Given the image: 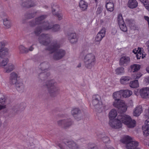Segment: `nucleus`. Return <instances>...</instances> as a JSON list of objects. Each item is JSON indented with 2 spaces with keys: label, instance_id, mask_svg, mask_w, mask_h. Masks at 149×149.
Segmentation results:
<instances>
[{
  "label": "nucleus",
  "instance_id": "63",
  "mask_svg": "<svg viewBox=\"0 0 149 149\" xmlns=\"http://www.w3.org/2000/svg\"><path fill=\"white\" fill-rule=\"evenodd\" d=\"M137 49H135L133 51V52L136 54H137Z\"/></svg>",
  "mask_w": 149,
  "mask_h": 149
},
{
  "label": "nucleus",
  "instance_id": "5",
  "mask_svg": "<svg viewBox=\"0 0 149 149\" xmlns=\"http://www.w3.org/2000/svg\"><path fill=\"white\" fill-rule=\"evenodd\" d=\"M84 62L85 67L88 69H91L94 66L95 63V55L91 53L86 54L84 57Z\"/></svg>",
  "mask_w": 149,
  "mask_h": 149
},
{
  "label": "nucleus",
  "instance_id": "56",
  "mask_svg": "<svg viewBox=\"0 0 149 149\" xmlns=\"http://www.w3.org/2000/svg\"><path fill=\"white\" fill-rule=\"evenodd\" d=\"M142 75V74L141 73H138L136 75V77L135 78L136 79L139 78Z\"/></svg>",
  "mask_w": 149,
  "mask_h": 149
},
{
  "label": "nucleus",
  "instance_id": "15",
  "mask_svg": "<svg viewBox=\"0 0 149 149\" xmlns=\"http://www.w3.org/2000/svg\"><path fill=\"white\" fill-rule=\"evenodd\" d=\"M34 49L33 45H32L29 48H27L22 45H20L19 47L20 54H26L29 52L32 51Z\"/></svg>",
  "mask_w": 149,
  "mask_h": 149
},
{
  "label": "nucleus",
  "instance_id": "42",
  "mask_svg": "<svg viewBox=\"0 0 149 149\" xmlns=\"http://www.w3.org/2000/svg\"><path fill=\"white\" fill-rule=\"evenodd\" d=\"M131 68L132 71L133 72H134L139 70L140 69V66L139 65L134 64L131 65Z\"/></svg>",
  "mask_w": 149,
  "mask_h": 149
},
{
  "label": "nucleus",
  "instance_id": "9",
  "mask_svg": "<svg viewBox=\"0 0 149 149\" xmlns=\"http://www.w3.org/2000/svg\"><path fill=\"white\" fill-rule=\"evenodd\" d=\"M47 17L46 15H42L36 18L34 20L31 21L29 22L30 25L32 26H34L36 25L42 24L43 20Z\"/></svg>",
  "mask_w": 149,
  "mask_h": 149
},
{
  "label": "nucleus",
  "instance_id": "39",
  "mask_svg": "<svg viewBox=\"0 0 149 149\" xmlns=\"http://www.w3.org/2000/svg\"><path fill=\"white\" fill-rule=\"evenodd\" d=\"M130 78L129 77H123L120 79V82L123 84H125L130 80Z\"/></svg>",
  "mask_w": 149,
  "mask_h": 149
},
{
  "label": "nucleus",
  "instance_id": "34",
  "mask_svg": "<svg viewBox=\"0 0 149 149\" xmlns=\"http://www.w3.org/2000/svg\"><path fill=\"white\" fill-rule=\"evenodd\" d=\"M41 27L43 29L48 30L52 28V25L48 22H43L42 25Z\"/></svg>",
  "mask_w": 149,
  "mask_h": 149
},
{
  "label": "nucleus",
  "instance_id": "25",
  "mask_svg": "<svg viewBox=\"0 0 149 149\" xmlns=\"http://www.w3.org/2000/svg\"><path fill=\"white\" fill-rule=\"evenodd\" d=\"M143 111L142 107L139 105L136 107L134 110L133 114L134 116H138L142 113Z\"/></svg>",
  "mask_w": 149,
  "mask_h": 149
},
{
  "label": "nucleus",
  "instance_id": "59",
  "mask_svg": "<svg viewBox=\"0 0 149 149\" xmlns=\"http://www.w3.org/2000/svg\"><path fill=\"white\" fill-rule=\"evenodd\" d=\"M136 56L137 59H140L141 57V55L139 54H136Z\"/></svg>",
  "mask_w": 149,
  "mask_h": 149
},
{
  "label": "nucleus",
  "instance_id": "48",
  "mask_svg": "<svg viewBox=\"0 0 149 149\" xmlns=\"http://www.w3.org/2000/svg\"><path fill=\"white\" fill-rule=\"evenodd\" d=\"M149 128V118H148L145 122V124L143 126Z\"/></svg>",
  "mask_w": 149,
  "mask_h": 149
},
{
  "label": "nucleus",
  "instance_id": "53",
  "mask_svg": "<svg viewBox=\"0 0 149 149\" xmlns=\"http://www.w3.org/2000/svg\"><path fill=\"white\" fill-rule=\"evenodd\" d=\"M117 31L116 29L113 28L112 29L111 33L113 35H115Z\"/></svg>",
  "mask_w": 149,
  "mask_h": 149
},
{
  "label": "nucleus",
  "instance_id": "13",
  "mask_svg": "<svg viewBox=\"0 0 149 149\" xmlns=\"http://www.w3.org/2000/svg\"><path fill=\"white\" fill-rule=\"evenodd\" d=\"M18 77V74L15 72H12L10 74L9 82L11 85H14L17 82V78Z\"/></svg>",
  "mask_w": 149,
  "mask_h": 149
},
{
  "label": "nucleus",
  "instance_id": "45",
  "mask_svg": "<svg viewBox=\"0 0 149 149\" xmlns=\"http://www.w3.org/2000/svg\"><path fill=\"white\" fill-rule=\"evenodd\" d=\"M142 129L144 135L146 136H148L149 134V128L142 126Z\"/></svg>",
  "mask_w": 149,
  "mask_h": 149
},
{
  "label": "nucleus",
  "instance_id": "22",
  "mask_svg": "<svg viewBox=\"0 0 149 149\" xmlns=\"http://www.w3.org/2000/svg\"><path fill=\"white\" fill-rule=\"evenodd\" d=\"M14 84L15 85V88L17 91L21 92L23 91L25 88V85L23 82L18 81Z\"/></svg>",
  "mask_w": 149,
  "mask_h": 149
},
{
  "label": "nucleus",
  "instance_id": "46",
  "mask_svg": "<svg viewBox=\"0 0 149 149\" xmlns=\"http://www.w3.org/2000/svg\"><path fill=\"white\" fill-rule=\"evenodd\" d=\"M36 15V13H29L25 15V17L27 19H29L34 17Z\"/></svg>",
  "mask_w": 149,
  "mask_h": 149
},
{
  "label": "nucleus",
  "instance_id": "44",
  "mask_svg": "<svg viewBox=\"0 0 149 149\" xmlns=\"http://www.w3.org/2000/svg\"><path fill=\"white\" fill-rule=\"evenodd\" d=\"M51 29L54 32H57L60 30V26L58 24H55L53 25V26H52V28Z\"/></svg>",
  "mask_w": 149,
  "mask_h": 149
},
{
  "label": "nucleus",
  "instance_id": "6",
  "mask_svg": "<svg viewBox=\"0 0 149 149\" xmlns=\"http://www.w3.org/2000/svg\"><path fill=\"white\" fill-rule=\"evenodd\" d=\"M92 104L97 111H101L103 107L100 96L98 95H93L92 97Z\"/></svg>",
  "mask_w": 149,
  "mask_h": 149
},
{
  "label": "nucleus",
  "instance_id": "43",
  "mask_svg": "<svg viewBox=\"0 0 149 149\" xmlns=\"http://www.w3.org/2000/svg\"><path fill=\"white\" fill-rule=\"evenodd\" d=\"M59 6L56 3H52V11L53 15H56L55 11L56 10V9H58Z\"/></svg>",
  "mask_w": 149,
  "mask_h": 149
},
{
  "label": "nucleus",
  "instance_id": "7",
  "mask_svg": "<svg viewBox=\"0 0 149 149\" xmlns=\"http://www.w3.org/2000/svg\"><path fill=\"white\" fill-rule=\"evenodd\" d=\"M73 122L70 118L61 119L57 121L58 126L64 129H66L71 126Z\"/></svg>",
  "mask_w": 149,
  "mask_h": 149
},
{
  "label": "nucleus",
  "instance_id": "3",
  "mask_svg": "<svg viewBox=\"0 0 149 149\" xmlns=\"http://www.w3.org/2000/svg\"><path fill=\"white\" fill-rule=\"evenodd\" d=\"M45 86L46 87L48 93L50 96H56L59 90L56 82L53 79L47 80L46 82Z\"/></svg>",
  "mask_w": 149,
  "mask_h": 149
},
{
  "label": "nucleus",
  "instance_id": "16",
  "mask_svg": "<svg viewBox=\"0 0 149 149\" xmlns=\"http://www.w3.org/2000/svg\"><path fill=\"white\" fill-rule=\"evenodd\" d=\"M139 93L142 98H148L149 95V88L144 87L141 89L139 90Z\"/></svg>",
  "mask_w": 149,
  "mask_h": 149
},
{
  "label": "nucleus",
  "instance_id": "40",
  "mask_svg": "<svg viewBox=\"0 0 149 149\" xmlns=\"http://www.w3.org/2000/svg\"><path fill=\"white\" fill-rule=\"evenodd\" d=\"M115 72L117 75L122 74L125 72L124 68L123 67L118 68L116 69Z\"/></svg>",
  "mask_w": 149,
  "mask_h": 149
},
{
  "label": "nucleus",
  "instance_id": "24",
  "mask_svg": "<svg viewBox=\"0 0 149 149\" xmlns=\"http://www.w3.org/2000/svg\"><path fill=\"white\" fill-rule=\"evenodd\" d=\"M129 7L133 9L136 8L138 6V2L136 0H129L127 3Z\"/></svg>",
  "mask_w": 149,
  "mask_h": 149
},
{
  "label": "nucleus",
  "instance_id": "36",
  "mask_svg": "<svg viewBox=\"0 0 149 149\" xmlns=\"http://www.w3.org/2000/svg\"><path fill=\"white\" fill-rule=\"evenodd\" d=\"M8 50L7 48H4L2 50L0 51V57L3 58L6 56L8 54Z\"/></svg>",
  "mask_w": 149,
  "mask_h": 149
},
{
  "label": "nucleus",
  "instance_id": "62",
  "mask_svg": "<svg viewBox=\"0 0 149 149\" xmlns=\"http://www.w3.org/2000/svg\"><path fill=\"white\" fill-rule=\"evenodd\" d=\"M146 45L147 47H148V49H149V41H148V42H146Z\"/></svg>",
  "mask_w": 149,
  "mask_h": 149
},
{
  "label": "nucleus",
  "instance_id": "60",
  "mask_svg": "<svg viewBox=\"0 0 149 149\" xmlns=\"http://www.w3.org/2000/svg\"><path fill=\"white\" fill-rule=\"evenodd\" d=\"M144 18L147 21V22H148V21H149V17L147 16H144Z\"/></svg>",
  "mask_w": 149,
  "mask_h": 149
},
{
  "label": "nucleus",
  "instance_id": "2",
  "mask_svg": "<svg viewBox=\"0 0 149 149\" xmlns=\"http://www.w3.org/2000/svg\"><path fill=\"white\" fill-rule=\"evenodd\" d=\"M115 101L113 103V105L118 109L119 112L121 113L125 112L127 110V106L124 101L119 98L122 96V93L120 90L114 93L113 95Z\"/></svg>",
  "mask_w": 149,
  "mask_h": 149
},
{
  "label": "nucleus",
  "instance_id": "20",
  "mask_svg": "<svg viewBox=\"0 0 149 149\" xmlns=\"http://www.w3.org/2000/svg\"><path fill=\"white\" fill-rule=\"evenodd\" d=\"M106 32L105 28H103L97 34L95 38V40L97 42H100L102 38L104 37Z\"/></svg>",
  "mask_w": 149,
  "mask_h": 149
},
{
  "label": "nucleus",
  "instance_id": "41",
  "mask_svg": "<svg viewBox=\"0 0 149 149\" xmlns=\"http://www.w3.org/2000/svg\"><path fill=\"white\" fill-rule=\"evenodd\" d=\"M42 28L40 26L37 27L35 29L34 33L36 35L38 36L42 32Z\"/></svg>",
  "mask_w": 149,
  "mask_h": 149
},
{
  "label": "nucleus",
  "instance_id": "29",
  "mask_svg": "<svg viewBox=\"0 0 149 149\" xmlns=\"http://www.w3.org/2000/svg\"><path fill=\"white\" fill-rule=\"evenodd\" d=\"M117 115V112L116 110L114 109H113L109 113V118L110 119H112L115 118Z\"/></svg>",
  "mask_w": 149,
  "mask_h": 149
},
{
  "label": "nucleus",
  "instance_id": "30",
  "mask_svg": "<svg viewBox=\"0 0 149 149\" xmlns=\"http://www.w3.org/2000/svg\"><path fill=\"white\" fill-rule=\"evenodd\" d=\"M3 21V24L6 28L8 29L11 27V23L8 17L4 18Z\"/></svg>",
  "mask_w": 149,
  "mask_h": 149
},
{
  "label": "nucleus",
  "instance_id": "18",
  "mask_svg": "<svg viewBox=\"0 0 149 149\" xmlns=\"http://www.w3.org/2000/svg\"><path fill=\"white\" fill-rule=\"evenodd\" d=\"M65 144L69 149H79L78 146L72 141H68L64 142Z\"/></svg>",
  "mask_w": 149,
  "mask_h": 149
},
{
  "label": "nucleus",
  "instance_id": "50",
  "mask_svg": "<svg viewBox=\"0 0 149 149\" xmlns=\"http://www.w3.org/2000/svg\"><path fill=\"white\" fill-rule=\"evenodd\" d=\"M6 101V98L3 97H1L0 98V103L3 104H5V102Z\"/></svg>",
  "mask_w": 149,
  "mask_h": 149
},
{
  "label": "nucleus",
  "instance_id": "54",
  "mask_svg": "<svg viewBox=\"0 0 149 149\" xmlns=\"http://www.w3.org/2000/svg\"><path fill=\"white\" fill-rule=\"evenodd\" d=\"M126 23L128 24L130 26H131L132 21L130 19H126Z\"/></svg>",
  "mask_w": 149,
  "mask_h": 149
},
{
  "label": "nucleus",
  "instance_id": "8",
  "mask_svg": "<svg viewBox=\"0 0 149 149\" xmlns=\"http://www.w3.org/2000/svg\"><path fill=\"white\" fill-rule=\"evenodd\" d=\"M37 3L34 0H22V6L26 8H29L37 6Z\"/></svg>",
  "mask_w": 149,
  "mask_h": 149
},
{
  "label": "nucleus",
  "instance_id": "28",
  "mask_svg": "<svg viewBox=\"0 0 149 149\" xmlns=\"http://www.w3.org/2000/svg\"><path fill=\"white\" fill-rule=\"evenodd\" d=\"M79 6L82 10H85L87 9L88 4L86 2L81 0L79 3Z\"/></svg>",
  "mask_w": 149,
  "mask_h": 149
},
{
  "label": "nucleus",
  "instance_id": "12",
  "mask_svg": "<svg viewBox=\"0 0 149 149\" xmlns=\"http://www.w3.org/2000/svg\"><path fill=\"white\" fill-rule=\"evenodd\" d=\"M118 21L120 29L123 31L126 32L127 31V28L123 20L122 15L120 14H119L118 16Z\"/></svg>",
  "mask_w": 149,
  "mask_h": 149
},
{
  "label": "nucleus",
  "instance_id": "31",
  "mask_svg": "<svg viewBox=\"0 0 149 149\" xmlns=\"http://www.w3.org/2000/svg\"><path fill=\"white\" fill-rule=\"evenodd\" d=\"M97 137L99 139H102L104 143H108L110 141L109 138L104 134H99L97 135Z\"/></svg>",
  "mask_w": 149,
  "mask_h": 149
},
{
  "label": "nucleus",
  "instance_id": "21",
  "mask_svg": "<svg viewBox=\"0 0 149 149\" xmlns=\"http://www.w3.org/2000/svg\"><path fill=\"white\" fill-rule=\"evenodd\" d=\"M68 40L71 43H75L77 41L78 38L76 33H70L68 34Z\"/></svg>",
  "mask_w": 149,
  "mask_h": 149
},
{
  "label": "nucleus",
  "instance_id": "23",
  "mask_svg": "<svg viewBox=\"0 0 149 149\" xmlns=\"http://www.w3.org/2000/svg\"><path fill=\"white\" fill-rule=\"evenodd\" d=\"M15 68V66L13 64L9 63L3 68L4 71L5 73H9L13 71Z\"/></svg>",
  "mask_w": 149,
  "mask_h": 149
},
{
  "label": "nucleus",
  "instance_id": "35",
  "mask_svg": "<svg viewBox=\"0 0 149 149\" xmlns=\"http://www.w3.org/2000/svg\"><path fill=\"white\" fill-rule=\"evenodd\" d=\"M106 7L109 11L112 12L113 10L114 5L112 2H107Z\"/></svg>",
  "mask_w": 149,
  "mask_h": 149
},
{
  "label": "nucleus",
  "instance_id": "51",
  "mask_svg": "<svg viewBox=\"0 0 149 149\" xmlns=\"http://www.w3.org/2000/svg\"><path fill=\"white\" fill-rule=\"evenodd\" d=\"M56 15H56L58 18L59 20H61L62 19L63 15L61 13H56Z\"/></svg>",
  "mask_w": 149,
  "mask_h": 149
},
{
  "label": "nucleus",
  "instance_id": "14",
  "mask_svg": "<svg viewBox=\"0 0 149 149\" xmlns=\"http://www.w3.org/2000/svg\"><path fill=\"white\" fill-rule=\"evenodd\" d=\"M81 112V110L77 108H75L71 111L72 114L77 120H81L82 117Z\"/></svg>",
  "mask_w": 149,
  "mask_h": 149
},
{
  "label": "nucleus",
  "instance_id": "57",
  "mask_svg": "<svg viewBox=\"0 0 149 149\" xmlns=\"http://www.w3.org/2000/svg\"><path fill=\"white\" fill-rule=\"evenodd\" d=\"M0 15L1 17H3L4 16H6V13L4 12H2L0 13Z\"/></svg>",
  "mask_w": 149,
  "mask_h": 149
},
{
  "label": "nucleus",
  "instance_id": "64",
  "mask_svg": "<svg viewBox=\"0 0 149 149\" xmlns=\"http://www.w3.org/2000/svg\"><path fill=\"white\" fill-rule=\"evenodd\" d=\"M145 6L146 8L149 11V4H147Z\"/></svg>",
  "mask_w": 149,
  "mask_h": 149
},
{
  "label": "nucleus",
  "instance_id": "10",
  "mask_svg": "<svg viewBox=\"0 0 149 149\" xmlns=\"http://www.w3.org/2000/svg\"><path fill=\"white\" fill-rule=\"evenodd\" d=\"M65 54L66 52L64 50H58L54 53L53 58L55 60H59L65 56Z\"/></svg>",
  "mask_w": 149,
  "mask_h": 149
},
{
  "label": "nucleus",
  "instance_id": "47",
  "mask_svg": "<svg viewBox=\"0 0 149 149\" xmlns=\"http://www.w3.org/2000/svg\"><path fill=\"white\" fill-rule=\"evenodd\" d=\"M89 149H98L97 146L94 144H88Z\"/></svg>",
  "mask_w": 149,
  "mask_h": 149
},
{
  "label": "nucleus",
  "instance_id": "4",
  "mask_svg": "<svg viewBox=\"0 0 149 149\" xmlns=\"http://www.w3.org/2000/svg\"><path fill=\"white\" fill-rule=\"evenodd\" d=\"M124 112H120L121 113L118 115V118L129 128H132L134 127L135 126V121L132 120L130 116L122 113Z\"/></svg>",
  "mask_w": 149,
  "mask_h": 149
},
{
  "label": "nucleus",
  "instance_id": "32",
  "mask_svg": "<svg viewBox=\"0 0 149 149\" xmlns=\"http://www.w3.org/2000/svg\"><path fill=\"white\" fill-rule=\"evenodd\" d=\"M132 141V137L128 136H125L122 140V143H125L126 145V144L130 142L131 141Z\"/></svg>",
  "mask_w": 149,
  "mask_h": 149
},
{
  "label": "nucleus",
  "instance_id": "37",
  "mask_svg": "<svg viewBox=\"0 0 149 149\" xmlns=\"http://www.w3.org/2000/svg\"><path fill=\"white\" fill-rule=\"evenodd\" d=\"M9 62V59L7 58H5L0 61V67L4 68L8 64Z\"/></svg>",
  "mask_w": 149,
  "mask_h": 149
},
{
  "label": "nucleus",
  "instance_id": "61",
  "mask_svg": "<svg viewBox=\"0 0 149 149\" xmlns=\"http://www.w3.org/2000/svg\"><path fill=\"white\" fill-rule=\"evenodd\" d=\"M5 106L0 105V110L5 108Z\"/></svg>",
  "mask_w": 149,
  "mask_h": 149
},
{
  "label": "nucleus",
  "instance_id": "17",
  "mask_svg": "<svg viewBox=\"0 0 149 149\" xmlns=\"http://www.w3.org/2000/svg\"><path fill=\"white\" fill-rule=\"evenodd\" d=\"M138 145L139 143L137 141H132L126 144L125 146L127 149H140L137 148Z\"/></svg>",
  "mask_w": 149,
  "mask_h": 149
},
{
  "label": "nucleus",
  "instance_id": "55",
  "mask_svg": "<svg viewBox=\"0 0 149 149\" xmlns=\"http://www.w3.org/2000/svg\"><path fill=\"white\" fill-rule=\"evenodd\" d=\"M101 9L99 8H98L97 9V10L96 11V13L97 14H99L102 12Z\"/></svg>",
  "mask_w": 149,
  "mask_h": 149
},
{
  "label": "nucleus",
  "instance_id": "49",
  "mask_svg": "<svg viewBox=\"0 0 149 149\" xmlns=\"http://www.w3.org/2000/svg\"><path fill=\"white\" fill-rule=\"evenodd\" d=\"M5 43L3 42H0V51L4 49L5 46Z\"/></svg>",
  "mask_w": 149,
  "mask_h": 149
},
{
  "label": "nucleus",
  "instance_id": "1",
  "mask_svg": "<svg viewBox=\"0 0 149 149\" xmlns=\"http://www.w3.org/2000/svg\"><path fill=\"white\" fill-rule=\"evenodd\" d=\"M51 37L48 34L42 33L39 37L38 40L42 45L47 46L46 49L51 51L52 53L60 47V45L57 41L51 42Z\"/></svg>",
  "mask_w": 149,
  "mask_h": 149
},
{
  "label": "nucleus",
  "instance_id": "27",
  "mask_svg": "<svg viewBox=\"0 0 149 149\" xmlns=\"http://www.w3.org/2000/svg\"><path fill=\"white\" fill-rule=\"evenodd\" d=\"M50 66L49 63L47 62H43L40 63V68L42 70L47 71Z\"/></svg>",
  "mask_w": 149,
  "mask_h": 149
},
{
  "label": "nucleus",
  "instance_id": "52",
  "mask_svg": "<svg viewBox=\"0 0 149 149\" xmlns=\"http://www.w3.org/2000/svg\"><path fill=\"white\" fill-rule=\"evenodd\" d=\"M145 116L147 117H149V107L148 109H146L145 110Z\"/></svg>",
  "mask_w": 149,
  "mask_h": 149
},
{
  "label": "nucleus",
  "instance_id": "58",
  "mask_svg": "<svg viewBox=\"0 0 149 149\" xmlns=\"http://www.w3.org/2000/svg\"><path fill=\"white\" fill-rule=\"evenodd\" d=\"M143 48L139 47V52L138 53V54H140V55L141 54L143 53Z\"/></svg>",
  "mask_w": 149,
  "mask_h": 149
},
{
  "label": "nucleus",
  "instance_id": "19",
  "mask_svg": "<svg viewBox=\"0 0 149 149\" xmlns=\"http://www.w3.org/2000/svg\"><path fill=\"white\" fill-rule=\"evenodd\" d=\"M130 62V59L129 57L123 56L120 59L119 65L120 66H126Z\"/></svg>",
  "mask_w": 149,
  "mask_h": 149
},
{
  "label": "nucleus",
  "instance_id": "33",
  "mask_svg": "<svg viewBox=\"0 0 149 149\" xmlns=\"http://www.w3.org/2000/svg\"><path fill=\"white\" fill-rule=\"evenodd\" d=\"M50 73L49 72L45 73L42 72L40 73L38 75V78L42 80H44L47 79V77L49 76Z\"/></svg>",
  "mask_w": 149,
  "mask_h": 149
},
{
  "label": "nucleus",
  "instance_id": "38",
  "mask_svg": "<svg viewBox=\"0 0 149 149\" xmlns=\"http://www.w3.org/2000/svg\"><path fill=\"white\" fill-rule=\"evenodd\" d=\"M139 83L137 80H135L130 82V86L132 88H136L139 86Z\"/></svg>",
  "mask_w": 149,
  "mask_h": 149
},
{
  "label": "nucleus",
  "instance_id": "11",
  "mask_svg": "<svg viewBox=\"0 0 149 149\" xmlns=\"http://www.w3.org/2000/svg\"><path fill=\"white\" fill-rule=\"evenodd\" d=\"M121 120L118 118L117 119L110 120L109 122V125L112 128L118 129L122 127V124Z\"/></svg>",
  "mask_w": 149,
  "mask_h": 149
},
{
  "label": "nucleus",
  "instance_id": "26",
  "mask_svg": "<svg viewBox=\"0 0 149 149\" xmlns=\"http://www.w3.org/2000/svg\"><path fill=\"white\" fill-rule=\"evenodd\" d=\"M120 92L122 93V96L125 98L130 97L132 93L131 91L128 89L120 90Z\"/></svg>",
  "mask_w": 149,
  "mask_h": 149
}]
</instances>
